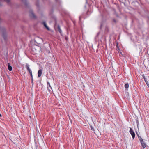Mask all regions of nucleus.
I'll use <instances>...</instances> for the list:
<instances>
[{"label": "nucleus", "mask_w": 149, "mask_h": 149, "mask_svg": "<svg viewBox=\"0 0 149 149\" xmlns=\"http://www.w3.org/2000/svg\"><path fill=\"white\" fill-rule=\"evenodd\" d=\"M38 40H39L40 41H42V40L40 38H39V37H36L34 39V44L35 45L36 44H40L39 41H37Z\"/></svg>", "instance_id": "1"}, {"label": "nucleus", "mask_w": 149, "mask_h": 149, "mask_svg": "<svg viewBox=\"0 0 149 149\" xmlns=\"http://www.w3.org/2000/svg\"><path fill=\"white\" fill-rule=\"evenodd\" d=\"M43 24L44 26H45V27L48 30H49L50 29L47 26V25L46 24V22H43Z\"/></svg>", "instance_id": "7"}, {"label": "nucleus", "mask_w": 149, "mask_h": 149, "mask_svg": "<svg viewBox=\"0 0 149 149\" xmlns=\"http://www.w3.org/2000/svg\"><path fill=\"white\" fill-rule=\"evenodd\" d=\"M141 145L143 148H145L146 147V144L145 142L143 141L141 142Z\"/></svg>", "instance_id": "6"}, {"label": "nucleus", "mask_w": 149, "mask_h": 149, "mask_svg": "<svg viewBox=\"0 0 149 149\" xmlns=\"http://www.w3.org/2000/svg\"><path fill=\"white\" fill-rule=\"evenodd\" d=\"M2 116L1 114H0V117H1Z\"/></svg>", "instance_id": "22"}, {"label": "nucleus", "mask_w": 149, "mask_h": 149, "mask_svg": "<svg viewBox=\"0 0 149 149\" xmlns=\"http://www.w3.org/2000/svg\"><path fill=\"white\" fill-rule=\"evenodd\" d=\"M130 130L129 131V132L131 135L132 136V137L133 139H134L135 136V134L133 130L131 128V127H130Z\"/></svg>", "instance_id": "2"}, {"label": "nucleus", "mask_w": 149, "mask_h": 149, "mask_svg": "<svg viewBox=\"0 0 149 149\" xmlns=\"http://www.w3.org/2000/svg\"><path fill=\"white\" fill-rule=\"evenodd\" d=\"M129 84L128 83L126 84L125 85V87L126 88H129Z\"/></svg>", "instance_id": "15"}, {"label": "nucleus", "mask_w": 149, "mask_h": 149, "mask_svg": "<svg viewBox=\"0 0 149 149\" xmlns=\"http://www.w3.org/2000/svg\"><path fill=\"white\" fill-rule=\"evenodd\" d=\"M91 128V130L93 131H94V129L93 127L92 126H90Z\"/></svg>", "instance_id": "18"}, {"label": "nucleus", "mask_w": 149, "mask_h": 149, "mask_svg": "<svg viewBox=\"0 0 149 149\" xmlns=\"http://www.w3.org/2000/svg\"><path fill=\"white\" fill-rule=\"evenodd\" d=\"M8 69L9 70V71H11L12 69V67L10 65L9 63H8Z\"/></svg>", "instance_id": "12"}, {"label": "nucleus", "mask_w": 149, "mask_h": 149, "mask_svg": "<svg viewBox=\"0 0 149 149\" xmlns=\"http://www.w3.org/2000/svg\"><path fill=\"white\" fill-rule=\"evenodd\" d=\"M47 88H48V90L49 92H50L51 90H52V88L51 86L50 85V83L48 82H47Z\"/></svg>", "instance_id": "5"}, {"label": "nucleus", "mask_w": 149, "mask_h": 149, "mask_svg": "<svg viewBox=\"0 0 149 149\" xmlns=\"http://www.w3.org/2000/svg\"><path fill=\"white\" fill-rule=\"evenodd\" d=\"M4 1L6 2L7 3H9L10 2V0H4Z\"/></svg>", "instance_id": "17"}, {"label": "nucleus", "mask_w": 149, "mask_h": 149, "mask_svg": "<svg viewBox=\"0 0 149 149\" xmlns=\"http://www.w3.org/2000/svg\"><path fill=\"white\" fill-rule=\"evenodd\" d=\"M29 16H30L32 18H35L36 16L34 14L33 11L32 10H31L29 12Z\"/></svg>", "instance_id": "4"}, {"label": "nucleus", "mask_w": 149, "mask_h": 149, "mask_svg": "<svg viewBox=\"0 0 149 149\" xmlns=\"http://www.w3.org/2000/svg\"><path fill=\"white\" fill-rule=\"evenodd\" d=\"M41 76V75H38V77H40Z\"/></svg>", "instance_id": "21"}, {"label": "nucleus", "mask_w": 149, "mask_h": 149, "mask_svg": "<svg viewBox=\"0 0 149 149\" xmlns=\"http://www.w3.org/2000/svg\"><path fill=\"white\" fill-rule=\"evenodd\" d=\"M50 53V52L49 51L48 52V53Z\"/></svg>", "instance_id": "24"}, {"label": "nucleus", "mask_w": 149, "mask_h": 149, "mask_svg": "<svg viewBox=\"0 0 149 149\" xmlns=\"http://www.w3.org/2000/svg\"><path fill=\"white\" fill-rule=\"evenodd\" d=\"M147 86H148V87H149V84H148V85H147Z\"/></svg>", "instance_id": "23"}, {"label": "nucleus", "mask_w": 149, "mask_h": 149, "mask_svg": "<svg viewBox=\"0 0 149 149\" xmlns=\"http://www.w3.org/2000/svg\"><path fill=\"white\" fill-rule=\"evenodd\" d=\"M136 134L138 136L139 139L140 141V142H141L142 141H143V139L141 137L139 136V135L137 134V133H136Z\"/></svg>", "instance_id": "13"}, {"label": "nucleus", "mask_w": 149, "mask_h": 149, "mask_svg": "<svg viewBox=\"0 0 149 149\" xmlns=\"http://www.w3.org/2000/svg\"><path fill=\"white\" fill-rule=\"evenodd\" d=\"M57 28H58V31L59 32V33L61 34L62 33V30H61V29L60 28V26L59 25H57Z\"/></svg>", "instance_id": "10"}, {"label": "nucleus", "mask_w": 149, "mask_h": 149, "mask_svg": "<svg viewBox=\"0 0 149 149\" xmlns=\"http://www.w3.org/2000/svg\"><path fill=\"white\" fill-rule=\"evenodd\" d=\"M146 78H147V79H148H148H149V76H146V77H145Z\"/></svg>", "instance_id": "19"}, {"label": "nucleus", "mask_w": 149, "mask_h": 149, "mask_svg": "<svg viewBox=\"0 0 149 149\" xmlns=\"http://www.w3.org/2000/svg\"><path fill=\"white\" fill-rule=\"evenodd\" d=\"M31 83L33 84V75H31Z\"/></svg>", "instance_id": "16"}, {"label": "nucleus", "mask_w": 149, "mask_h": 149, "mask_svg": "<svg viewBox=\"0 0 149 149\" xmlns=\"http://www.w3.org/2000/svg\"><path fill=\"white\" fill-rule=\"evenodd\" d=\"M5 30V29L4 27L0 26V31L4 32Z\"/></svg>", "instance_id": "11"}, {"label": "nucleus", "mask_w": 149, "mask_h": 149, "mask_svg": "<svg viewBox=\"0 0 149 149\" xmlns=\"http://www.w3.org/2000/svg\"><path fill=\"white\" fill-rule=\"evenodd\" d=\"M113 21L115 22H116V20L115 19H113Z\"/></svg>", "instance_id": "20"}, {"label": "nucleus", "mask_w": 149, "mask_h": 149, "mask_svg": "<svg viewBox=\"0 0 149 149\" xmlns=\"http://www.w3.org/2000/svg\"><path fill=\"white\" fill-rule=\"evenodd\" d=\"M143 78L144 81L146 84L147 85L149 84L148 83V79L147 78H146L144 76V75H143Z\"/></svg>", "instance_id": "8"}, {"label": "nucleus", "mask_w": 149, "mask_h": 149, "mask_svg": "<svg viewBox=\"0 0 149 149\" xmlns=\"http://www.w3.org/2000/svg\"><path fill=\"white\" fill-rule=\"evenodd\" d=\"M29 65L28 64H26V67L27 70L29 72L30 74H32V71L29 68Z\"/></svg>", "instance_id": "3"}, {"label": "nucleus", "mask_w": 149, "mask_h": 149, "mask_svg": "<svg viewBox=\"0 0 149 149\" xmlns=\"http://www.w3.org/2000/svg\"><path fill=\"white\" fill-rule=\"evenodd\" d=\"M42 70L41 69L39 70L38 72V74H41Z\"/></svg>", "instance_id": "14"}, {"label": "nucleus", "mask_w": 149, "mask_h": 149, "mask_svg": "<svg viewBox=\"0 0 149 149\" xmlns=\"http://www.w3.org/2000/svg\"><path fill=\"white\" fill-rule=\"evenodd\" d=\"M143 78L144 81L146 84L147 85L149 84L148 83V79L147 78H146L144 76V75H143Z\"/></svg>", "instance_id": "9"}]
</instances>
